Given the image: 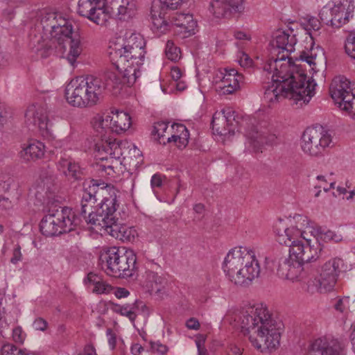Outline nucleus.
I'll return each instance as SVG.
<instances>
[{
  "label": "nucleus",
  "mask_w": 355,
  "mask_h": 355,
  "mask_svg": "<svg viewBox=\"0 0 355 355\" xmlns=\"http://www.w3.org/2000/svg\"><path fill=\"white\" fill-rule=\"evenodd\" d=\"M297 40L294 35L284 31L276 32L270 42L275 59H270L263 67L266 76L272 75V82L266 87L263 98L269 103L277 102L282 98L293 99L296 103H308L315 94L316 83L307 80L302 66L293 62L288 53L294 50Z\"/></svg>",
  "instance_id": "nucleus-1"
},
{
  "label": "nucleus",
  "mask_w": 355,
  "mask_h": 355,
  "mask_svg": "<svg viewBox=\"0 0 355 355\" xmlns=\"http://www.w3.org/2000/svg\"><path fill=\"white\" fill-rule=\"evenodd\" d=\"M235 321L251 345L261 352L275 350L280 345L282 324L275 320L263 304L242 309Z\"/></svg>",
  "instance_id": "nucleus-2"
},
{
  "label": "nucleus",
  "mask_w": 355,
  "mask_h": 355,
  "mask_svg": "<svg viewBox=\"0 0 355 355\" xmlns=\"http://www.w3.org/2000/svg\"><path fill=\"white\" fill-rule=\"evenodd\" d=\"M146 41L143 36L132 31L112 39L110 42V57L113 64L129 84H134L140 76V67L146 55Z\"/></svg>",
  "instance_id": "nucleus-3"
},
{
  "label": "nucleus",
  "mask_w": 355,
  "mask_h": 355,
  "mask_svg": "<svg viewBox=\"0 0 355 355\" xmlns=\"http://www.w3.org/2000/svg\"><path fill=\"white\" fill-rule=\"evenodd\" d=\"M223 268L233 284L247 286L260 275V266L255 252L249 247H236L229 251Z\"/></svg>",
  "instance_id": "nucleus-4"
},
{
  "label": "nucleus",
  "mask_w": 355,
  "mask_h": 355,
  "mask_svg": "<svg viewBox=\"0 0 355 355\" xmlns=\"http://www.w3.org/2000/svg\"><path fill=\"white\" fill-rule=\"evenodd\" d=\"M118 207L116 198L105 200L101 213L89 216L91 230L101 235L109 234L122 242L132 243L138 236L137 231L135 227L118 223L116 217Z\"/></svg>",
  "instance_id": "nucleus-5"
},
{
  "label": "nucleus",
  "mask_w": 355,
  "mask_h": 355,
  "mask_svg": "<svg viewBox=\"0 0 355 355\" xmlns=\"http://www.w3.org/2000/svg\"><path fill=\"white\" fill-rule=\"evenodd\" d=\"M105 90L103 80L94 76L72 79L65 89V97L71 106L85 108L97 105Z\"/></svg>",
  "instance_id": "nucleus-6"
},
{
  "label": "nucleus",
  "mask_w": 355,
  "mask_h": 355,
  "mask_svg": "<svg viewBox=\"0 0 355 355\" xmlns=\"http://www.w3.org/2000/svg\"><path fill=\"white\" fill-rule=\"evenodd\" d=\"M101 259L105 261V272L114 277H132L137 270V257L132 250L112 247Z\"/></svg>",
  "instance_id": "nucleus-7"
},
{
  "label": "nucleus",
  "mask_w": 355,
  "mask_h": 355,
  "mask_svg": "<svg viewBox=\"0 0 355 355\" xmlns=\"http://www.w3.org/2000/svg\"><path fill=\"white\" fill-rule=\"evenodd\" d=\"M285 236L286 234H282L279 243L289 247L291 257H294L302 264L315 261L324 254L322 245L318 242V238L305 236L291 240Z\"/></svg>",
  "instance_id": "nucleus-8"
},
{
  "label": "nucleus",
  "mask_w": 355,
  "mask_h": 355,
  "mask_svg": "<svg viewBox=\"0 0 355 355\" xmlns=\"http://www.w3.org/2000/svg\"><path fill=\"white\" fill-rule=\"evenodd\" d=\"M79 221L71 209L64 207L44 216L40 222V231L46 236H54L73 230Z\"/></svg>",
  "instance_id": "nucleus-9"
},
{
  "label": "nucleus",
  "mask_w": 355,
  "mask_h": 355,
  "mask_svg": "<svg viewBox=\"0 0 355 355\" xmlns=\"http://www.w3.org/2000/svg\"><path fill=\"white\" fill-rule=\"evenodd\" d=\"M354 0H334L333 6L322 8L320 17L324 24L340 28L354 17Z\"/></svg>",
  "instance_id": "nucleus-10"
},
{
  "label": "nucleus",
  "mask_w": 355,
  "mask_h": 355,
  "mask_svg": "<svg viewBox=\"0 0 355 355\" xmlns=\"http://www.w3.org/2000/svg\"><path fill=\"white\" fill-rule=\"evenodd\" d=\"M332 141L331 135L322 126L306 128L302 137V151L310 156L318 157L323 154Z\"/></svg>",
  "instance_id": "nucleus-11"
},
{
  "label": "nucleus",
  "mask_w": 355,
  "mask_h": 355,
  "mask_svg": "<svg viewBox=\"0 0 355 355\" xmlns=\"http://www.w3.org/2000/svg\"><path fill=\"white\" fill-rule=\"evenodd\" d=\"M343 264V261L340 258H334L326 262L322 268L319 279L308 281V291L313 292L315 289L320 293L332 291L336 285L340 266Z\"/></svg>",
  "instance_id": "nucleus-12"
},
{
  "label": "nucleus",
  "mask_w": 355,
  "mask_h": 355,
  "mask_svg": "<svg viewBox=\"0 0 355 355\" xmlns=\"http://www.w3.org/2000/svg\"><path fill=\"white\" fill-rule=\"evenodd\" d=\"M329 92L331 98L339 107L352 113L355 109V94L350 87V82L345 76L335 77L330 85Z\"/></svg>",
  "instance_id": "nucleus-13"
},
{
  "label": "nucleus",
  "mask_w": 355,
  "mask_h": 355,
  "mask_svg": "<svg viewBox=\"0 0 355 355\" xmlns=\"http://www.w3.org/2000/svg\"><path fill=\"white\" fill-rule=\"evenodd\" d=\"M308 225L307 218L300 214H295L290 219H279L274 226L277 241L279 243L282 234H286V237L291 240L307 236L306 231L303 229L307 227Z\"/></svg>",
  "instance_id": "nucleus-14"
},
{
  "label": "nucleus",
  "mask_w": 355,
  "mask_h": 355,
  "mask_svg": "<svg viewBox=\"0 0 355 355\" xmlns=\"http://www.w3.org/2000/svg\"><path fill=\"white\" fill-rule=\"evenodd\" d=\"M25 122L28 126L37 128L40 134L44 138H53L51 124L44 105L33 104L28 106L25 113Z\"/></svg>",
  "instance_id": "nucleus-15"
},
{
  "label": "nucleus",
  "mask_w": 355,
  "mask_h": 355,
  "mask_svg": "<svg viewBox=\"0 0 355 355\" xmlns=\"http://www.w3.org/2000/svg\"><path fill=\"white\" fill-rule=\"evenodd\" d=\"M243 85V76L234 69H225L214 80V88L219 95L232 94Z\"/></svg>",
  "instance_id": "nucleus-16"
},
{
  "label": "nucleus",
  "mask_w": 355,
  "mask_h": 355,
  "mask_svg": "<svg viewBox=\"0 0 355 355\" xmlns=\"http://www.w3.org/2000/svg\"><path fill=\"white\" fill-rule=\"evenodd\" d=\"M238 116L231 107H225L216 112L212 117L211 125L214 133L219 135H234L238 125Z\"/></svg>",
  "instance_id": "nucleus-17"
},
{
  "label": "nucleus",
  "mask_w": 355,
  "mask_h": 355,
  "mask_svg": "<svg viewBox=\"0 0 355 355\" xmlns=\"http://www.w3.org/2000/svg\"><path fill=\"white\" fill-rule=\"evenodd\" d=\"M78 12L96 24L103 25L110 18V12L104 6L101 0H79Z\"/></svg>",
  "instance_id": "nucleus-18"
},
{
  "label": "nucleus",
  "mask_w": 355,
  "mask_h": 355,
  "mask_svg": "<svg viewBox=\"0 0 355 355\" xmlns=\"http://www.w3.org/2000/svg\"><path fill=\"white\" fill-rule=\"evenodd\" d=\"M182 0H160V5L153 6L150 15L153 29L157 34H164L170 30V24L166 19V10H175L182 3Z\"/></svg>",
  "instance_id": "nucleus-19"
},
{
  "label": "nucleus",
  "mask_w": 355,
  "mask_h": 355,
  "mask_svg": "<svg viewBox=\"0 0 355 355\" xmlns=\"http://www.w3.org/2000/svg\"><path fill=\"white\" fill-rule=\"evenodd\" d=\"M306 355H346L343 344L331 337L323 336L315 339Z\"/></svg>",
  "instance_id": "nucleus-20"
},
{
  "label": "nucleus",
  "mask_w": 355,
  "mask_h": 355,
  "mask_svg": "<svg viewBox=\"0 0 355 355\" xmlns=\"http://www.w3.org/2000/svg\"><path fill=\"white\" fill-rule=\"evenodd\" d=\"M95 151L96 158L100 160L116 158L121 155L119 145L111 135L101 138L95 145Z\"/></svg>",
  "instance_id": "nucleus-21"
},
{
  "label": "nucleus",
  "mask_w": 355,
  "mask_h": 355,
  "mask_svg": "<svg viewBox=\"0 0 355 355\" xmlns=\"http://www.w3.org/2000/svg\"><path fill=\"white\" fill-rule=\"evenodd\" d=\"M293 257L287 258L281 257L277 269L278 275L282 278L292 281L301 279V273L303 270L302 263L296 259H293Z\"/></svg>",
  "instance_id": "nucleus-22"
},
{
  "label": "nucleus",
  "mask_w": 355,
  "mask_h": 355,
  "mask_svg": "<svg viewBox=\"0 0 355 355\" xmlns=\"http://www.w3.org/2000/svg\"><path fill=\"white\" fill-rule=\"evenodd\" d=\"M170 28L175 26L180 28V33L183 35L184 37H189L195 34V30L197 27V22L193 18V15L187 13L176 12L170 16Z\"/></svg>",
  "instance_id": "nucleus-23"
},
{
  "label": "nucleus",
  "mask_w": 355,
  "mask_h": 355,
  "mask_svg": "<svg viewBox=\"0 0 355 355\" xmlns=\"http://www.w3.org/2000/svg\"><path fill=\"white\" fill-rule=\"evenodd\" d=\"M209 11L216 17H223L227 12H241L244 10L243 0H212Z\"/></svg>",
  "instance_id": "nucleus-24"
},
{
  "label": "nucleus",
  "mask_w": 355,
  "mask_h": 355,
  "mask_svg": "<svg viewBox=\"0 0 355 355\" xmlns=\"http://www.w3.org/2000/svg\"><path fill=\"white\" fill-rule=\"evenodd\" d=\"M51 36L58 42L63 37L70 36L73 33L71 23L61 15H55L51 21Z\"/></svg>",
  "instance_id": "nucleus-25"
},
{
  "label": "nucleus",
  "mask_w": 355,
  "mask_h": 355,
  "mask_svg": "<svg viewBox=\"0 0 355 355\" xmlns=\"http://www.w3.org/2000/svg\"><path fill=\"white\" fill-rule=\"evenodd\" d=\"M109 113L110 119H112L111 128L113 133L121 135L130 129L132 120L128 113L114 110H111Z\"/></svg>",
  "instance_id": "nucleus-26"
},
{
  "label": "nucleus",
  "mask_w": 355,
  "mask_h": 355,
  "mask_svg": "<svg viewBox=\"0 0 355 355\" xmlns=\"http://www.w3.org/2000/svg\"><path fill=\"white\" fill-rule=\"evenodd\" d=\"M92 189L89 187V190L85 189L82 195V199L80 201V208L79 209L80 214L85 219L88 228L91 230V224L89 223V216L92 214H99L102 211V205L97 211L94 212L92 209L96 202V198L94 191H91Z\"/></svg>",
  "instance_id": "nucleus-27"
},
{
  "label": "nucleus",
  "mask_w": 355,
  "mask_h": 355,
  "mask_svg": "<svg viewBox=\"0 0 355 355\" xmlns=\"http://www.w3.org/2000/svg\"><path fill=\"white\" fill-rule=\"evenodd\" d=\"M247 137L255 152L261 151L264 144H272L277 139L275 135L268 133L266 130L259 131L257 128L248 132Z\"/></svg>",
  "instance_id": "nucleus-28"
},
{
  "label": "nucleus",
  "mask_w": 355,
  "mask_h": 355,
  "mask_svg": "<svg viewBox=\"0 0 355 355\" xmlns=\"http://www.w3.org/2000/svg\"><path fill=\"white\" fill-rule=\"evenodd\" d=\"M111 121L110 113L95 115L91 120V125L96 136L103 138L112 135Z\"/></svg>",
  "instance_id": "nucleus-29"
},
{
  "label": "nucleus",
  "mask_w": 355,
  "mask_h": 355,
  "mask_svg": "<svg viewBox=\"0 0 355 355\" xmlns=\"http://www.w3.org/2000/svg\"><path fill=\"white\" fill-rule=\"evenodd\" d=\"M171 136L166 138L167 143L174 142L179 148L187 146L189 143V133L183 124L174 123L170 126Z\"/></svg>",
  "instance_id": "nucleus-30"
},
{
  "label": "nucleus",
  "mask_w": 355,
  "mask_h": 355,
  "mask_svg": "<svg viewBox=\"0 0 355 355\" xmlns=\"http://www.w3.org/2000/svg\"><path fill=\"white\" fill-rule=\"evenodd\" d=\"M58 43L59 45L62 46L64 49H66L67 46H69V51L66 58L71 65L73 66L83 51L78 37H72V35H71L70 36L63 37L60 42Z\"/></svg>",
  "instance_id": "nucleus-31"
},
{
  "label": "nucleus",
  "mask_w": 355,
  "mask_h": 355,
  "mask_svg": "<svg viewBox=\"0 0 355 355\" xmlns=\"http://www.w3.org/2000/svg\"><path fill=\"white\" fill-rule=\"evenodd\" d=\"M56 166L58 171L69 180H76L81 178L83 173L80 166L71 159L60 158Z\"/></svg>",
  "instance_id": "nucleus-32"
},
{
  "label": "nucleus",
  "mask_w": 355,
  "mask_h": 355,
  "mask_svg": "<svg viewBox=\"0 0 355 355\" xmlns=\"http://www.w3.org/2000/svg\"><path fill=\"white\" fill-rule=\"evenodd\" d=\"M45 153L44 144L37 140H33L22 148L20 157L26 161L42 159Z\"/></svg>",
  "instance_id": "nucleus-33"
},
{
  "label": "nucleus",
  "mask_w": 355,
  "mask_h": 355,
  "mask_svg": "<svg viewBox=\"0 0 355 355\" xmlns=\"http://www.w3.org/2000/svg\"><path fill=\"white\" fill-rule=\"evenodd\" d=\"M103 84L106 88H116L121 83L130 85L128 78H125L123 73L116 67V70H108L104 72L101 77Z\"/></svg>",
  "instance_id": "nucleus-34"
},
{
  "label": "nucleus",
  "mask_w": 355,
  "mask_h": 355,
  "mask_svg": "<svg viewBox=\"0 0 355 355\" xmlns=\"http://www.w3.org/2000/svg\"><path fill=\"white\" fill-rule=\"evenodd\" d=\"M85 284H91L94 286L92 292L96 294H109L114 288L102 277L94 272L87 274L86 279L84 280Z\"/></svg>",
  "instance_id": "nucleus-35"
},
{
  "label": "nucleus",
  "mask_w": 355,
  "mask_h": 355,
  "mask_svg": "<svg viewBox=\"0 0 355 355\" xmlns=\"http://www.w3.org/2000/svg\"><path fill=\"white\" fill-rule=\"evenodd\" d=\"M112 12L118 15L129 17L135 15L136 6L134 0H114L111 6Z\"/></svg>",
  "instance_id": "nucleus-36"
},
{
  "label": "nucleus",
  "mask_w": 355,
  "mask_h": 355,
  "mask_svg": "<svg viewBox=\"0 0 355 355\" xmlns=\"http://www.w3.org/2000/svg\"><path fill=\"white\" fill-rule=\"evenodd\" d=\"M137 302L133 304H125L120 305L116 303H111V310L116 313L127 317L132 323L135 322L137 318L136 310L137 306Z\"/></svg>",
  "instance_id": "nucleus-37"
},
{
  "label": "nucleus",
  "mask_w": 355,
  "mask_h": 355,
  "mask_svg": "<svg viewBox=\"0 0 355 355\" xmlns=\"http://www.w3.org/2000/svg\"><path fill=\"white\" fill-rule=\"evenodd\" d=\"M314 50V49H311L310 52L302 51L298 60L306 62L311 67V70L313 71V73H316L320 71L318 68L320 60L317 58L316 53L313 52ZM320 60H322V58ZM320 63H322V60H320Z\"/></svg>",
  "instance_id": "nucleus-38"
},
{
  "label": "nucleus",
  "mask_w": 355,
  "mask_h": 355,
  "mask_svg": "<svg viewBox=\"0 0 355 355\" xmlns=\"http://www.w3.org/2000/svg\"><path fill=\"white\" fill-rule=\"evenodd\" d=\"M169 129L170 128L167 123L161 121L155 124L153 134L155 137L157 136L156 139H157L159 144H165L167 143L166 138L171 136Z\"/></svg>",
  "instance_id": "nucleus-39"
},
{
  "label": "nucleus",
  "mask_w": 355,
  "mask_h": 355,
  "mask_svg": "<svg viewBox=\"0 0 355 355\" xmlns=\"http://www.w3.org/2000/svg\"><path fill=\"white\" fill-rule=\"evenodd\" d=\"M313 236V235L311 236ZM315 238H318V242L320 243V241H322L324 242L328 241H334V242H338L341 240L340 235H338L334 232L331 230H327V231H322V230H318L317 234L313 235Z\"/></svg>",
  "instance_id": "nucleus-40"
},
{
  "label": "nucleus",
  "mask_w": 355,
  "mask_h": 355,
  "mask_svg": "<svg viewBox=\"0 0 355 355\" xmlns=\"http://www.w3.org/2000/svg\"><path fill=\"white\" fill-rule=\"evenodd\" d=\"M165 54L167 58L171 61H178L180 58V49L170 40L166 42Z\"/></svg>",
  "instance_id": "nucleus-41"
},
{
  "label": "nucleus",
  "mask_w": 355,
  "mask_h": 355,
  "mask_svg": "<svg viewBox=\"0 0 355 355\" xmlns=\"http://www.w3.org/2000/svg\"><path fill=\"white\" fill-rule=\"evenodd\" d=\"M345 49L346 53L355 60V32H351L347 37Z\"/></svg>",
  "instance_id": "nucleus-42"
},
{
  "label": "nucleus",
  "mask_w": 355,
  "mask_h": 355,
  "mask_svg": "<svg viewBox=\"0 0 355 355\" xmlns=\"http://www.w3.org/2000/svg\"><path fill=\"white\" fill-rule=\"evenodd\" d=\"M1 354L2 355H28V352L18 349L12 345L7 344L2 347Z\"/></svg>",
  "instance_id": "nucleus-43"
},
{
  "label": "nucleus",
  "mask_w": 355,
  "mask_h": 355,
  "mask_svg": "<svg viewBox=\"0 0 355 355\" xmlns=\"http://www.w3.org/2000/svg\"><path fill=\"white\" fill-rule=\"evenodd\" d=\"M52 184L51 180L49 178L42 179L40 178L35 184V190H37V193H44L46 194L48 191L51 189V186Z\"/></svg>",
  "instance_id": "nucleus-44"
},
{
  "label": "nucleus",
  "mask_w": 355,
  "mask_h": 355,
  "mask_svg": "<svg viewBox=\"0 0 355 355\" xmlns=\"http://www.w3.org/2000/svg\"><path fill=\"white\" fill-rule=\"evenodd\" d=\"M334 307L335 310L339 313H347L349 309V298L348 297H345L337 300Z\"/></svg>",
  "instance_id": "nucleus-45"
},
{
  "label": "nucleus",
  "mask_w": 355,
  "mask_h": 355,
  "mask_svg": "<svg viewBox=\"0 0 355 355\" xmlns=\"http://www.w3.org/2000/svg\"><path fill=\"white\" fill-rule=\"evenodd\" d=\"M12 338L16 343L22 344L26 338V334L21 327H16L12 330Z\"/></svg>",
  "instance_id": "nucleus-46"
},
{
  "label": "nucleus",
  "mask_w": 355,
  "mask_h": 355,
  "mask_svg": "<svg viewBox=\"0 0 355 355\" xmlns=\"http://www.w3.org/2000/svg\"><path fill=\"white\" fill-rule=\"evenodd\" d=\"M205 337L203 335H200L196 340V345L198 348V355H209L207 349L205 347Z\"/></svg>",
  "instance_id": "nucleus-47"
},
{
  "label": "nucleus",
  "mask_w": 355,
  "mask_h": 355,
  "mask_svg": "<svg viewBox=\"0 0 355 355\" xmlns=\"http://www.w3.org/2000/svg\"><path fill=\"white\" fill-rule=\"evenodd\" d=\"M98 173L101 176H111L113 177L115 173L114 167L112 165L99 164L98 168Z\"/></svg>",
  "instance_id": "nucleus-48"
},
{
  "label": "nucleus",
  "mask_w": 355,
  "mask_h": 355,
  "mask_svg": "<svg viewBox=\"0 0 355 355\" xmlns=\"http://www.w3.org/2000/svg\"><path fill=\"white\" fill-rule=\"evenodd\" d=\"M150 348L152 351L159 354H164L168 352L167 346L162 344L159 341L150 342Z\"/></svg>",
  "instance_id": "nucleus-49"
},
{
  "label": "nucleus",
  "mask_w": 355,
  "mask_h": 355,
  "mask_svg": "<svg viewBox=\"0 0 355 355\" xmlns=\"http://www.w3.org/2000/svg\"><path fill=\"white\" fill-rule=\"evenodd\" d=\"M320 28V21L316 17H309L306 24L307 31H318Z\"/></svg>",
  "instance_id": "nucleus-50"
},
{
  "label": "nucleus",
  "mask_w": 355,
  "mask_h": 355,
  "mask_svg": "<svg viewBox=\"0 0 355 355\" xmlns=\"http://www.w3.org/2000/svg\"><path fill=\"white\" fill-rule=\"evenodd\" d=\"M47 326V322L42 318H38L33 322V327L36 330L44 331L46 329Z\"/></svg>",
  "instance_id": "nucleus-51"
},
{
  "label": "nucleus",
  "mask_w": 355,
  "mask_h": 355,
  "mask_svg": "<svg viewBox=\"0 0 355 355\" xmlns=\"http://www.w3.org/2000/svg\"><path fill=\"white\" fill-rule=\"evenodd\" d=\"M163 177L160 174H155L153 175L150 181L151 187L155 191L156 188H161L162 186Z\"/></svg>",
  "instance_id": "nucleus-52"
},
{
  "label": "nucleus",
  "mask_w": 355,
  "mask_h": 355,
  "mask_svg": "<svg viewBox=\"0 0 355 355\" xmlns=\"http://www.w3.org/2000/svg\"><path fill=\"white\" fill-rule=\"evenodd\" d=\"M21 248L19 245H16V247L14 248L12 252V257L10 259V262L12 263L16 264L19 261L21 260Z\"/></svg>",
  "instance_id": "nucleus-53"
},
{
  "label": "nucleus",
  "mask_w": 355,
  "mask_h": 355,
  "mask_svg": "<svg viewBox=\"0 0 355 355\" xmlns=\"http://www.w3.org/2000/svg\"><path fill=\"white\" fill-rule=\"evenodd\" d=\"M146 275L149 282H154L155 284H162L163 279L157 273L149 270L146 272Z\"/></svg>",
  "instance_id": "nucleus-54"
},
{
  "label": "nucleus",
  "mask_w": 355,
  "mask_h": 355,
  "mask_svg": "<svg viewBox=\"0 0 355 355\" xmlns=\"http://www.w3.org/2000/svg\"><path fill=\"white\" fill-rule=\"evenodd\" d=\"M240 65L243 67H250L252 64V59L246 53H243L239 60Z\"/></svg>",
  "instance_id": "nucleus-55"
},
{
  "label": "nucleus",
  "mask_w": 355,
  "mask_h": 355,
  "mask_svg": "<svg viewBox=\"0 0 355 355\" xmlns=\"http://www.w3.org/2000/svg\"><path fill=\"white\" fill-rule=\"evenodd\" d=\"M8 118V111L4 105L0 103V128L6 122Z\"/></svg>",
  "instance_id": "nucleus-56"
},
{
  "label": "nucleus",
  "mask_w": 355,
  "mask_h": 355,
  "mask_svg": "<svg viewBox=\"0 0 355 355\" xmlns=\"http://www.w3.org/2000/svg\"><path fill=\"white\" fill-rule=\"evenodd\" d=\"M186 326L189 329L198 330L200 325L197 319L191 318L186 322Z\"/></svg>",
  "instance_id": "nucleus-57"
},
{
  "label": "nucleus",
  "mask_w": 355,
  "mask_h": 355,
  "mask_svg": "<svg viewBox=\"0 0 355 355\" xmlns=\"http://www.w3.org/2000/svg\"><path fill=\"white\" fill-rule=\"evenodd\" d=\"M171 76L174 81H178L182 77V72L178 67H173L171 69Z\"/></svg>",
  "instance_id": "nucleus-58"
},
{
  "label": "nucleus",
  "mask_w": 355,
  "mask_h": 355,
  "mask_svg": "<svg viewBox=\"0 0 355 355\" xmlns=\"http://www.w3.org/2000/svg\"><path fill=\"white\" fill-rule=\"evenodd\" d=\"M107 334L108 336L109 345L112 349H114L116 343L115 334L112 333V331L110 329L107 330Z\"/></svg>",
  "instance_id": "nucleus-59"
},
{
  "label": "nucleus",
  "mask_w": 355,
  "mask_h": 355,
  "mask_svg": "<svg viewBox=\"0 0 355 355\" xmlns=\"http://www.w3.org/2000/svg\"><path fill=\"white\" fill-rule=\"evenodd\" d=\"M78 355H97L96 349L92 345L88 344L85 346L83 353H80Z\"/></svg>",
  "instance_id": "nucleus-60"
},
{
  "label": "nucleus",
  "mask_w": 355,
  "mask_h": 355,
  "mask_svg": "<svg viewBox=\"0 0 355 355\" xmlns=\"http://www.w3.org/2000/svg\"><path fill=\"white\" fill-rule=\"evenodd\" d=\"M129 291L124 288H117L114 292L115 296L119 299L126 297L129 295Z\"/></svg>",
  "instance_id": "nucleus-61"
},
{
  "label": "nucleus",
  "mask_w": 355,
  "mask_h": 355,
  "mask_svg": "<svg viewBox=\"0 0 355 355\" xmlns=\"http://www.w3.org/2000/svg\"><path fill=\"white\" fill-rule=\"evenodd\" d=\"M241 349L235 345H230L228 350V355H241Z\"/></svg>",
  "instance_id": "nucleus-62"
},
{
  "label": "nucleus",
  "mask_w": 355,
  "mask_h": 355,
  "mask_svg": "<svg viewBox=\"0 0 355 355\" xmlns=\"http://www.w3.org/2000/svg\"><path fill=\"white\" fill-rule=\"evenodd\" d=\"M143 350L144 348L142 346L138 343H136L131 347V353L133 355H139Z\"/></svg>",
  "instance_id": "nucleus-63"
},
{
  "label": "nucleus",
  "mask_w": 355,
  "mask_h": 355,
  "mask_svg": "<svg viewBox=\"0 0 355 355\" xmlns=\"http://www.w3.org/2000/svg\"><path fill=\"white\" fill-rule=\"evenodd\" d=\"M173 87H175L177 90L178 91H184L187 87V84L184 80H179L178 81H175Z\"/></svg>",
  "instance_id": "nucleus-64"
}]
</instances>
